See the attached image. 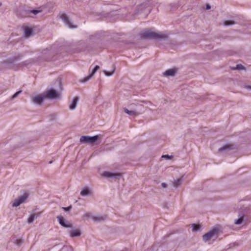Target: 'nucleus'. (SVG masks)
I'll return each mask as SVG.
<instances>
[{"label":"nucleus","instance_id":"obj_9","mask_svg":"<svg viewBox=\"0 0 251 251\" xmlns=\"http://www.w3.org/2000/svg\"><path fill=\"white\" fill-rule=\"evenodd\" d=\"M103 176L106 177L114 178L116 179H119L121 177V175L120 173H111L108 172H104L103 173Z\"/></svg>","mask_w":251,"mask_h":251},{"label":"nucleus","instance_id":"obj_21","mask_svg":"<svg viewBox=\"0 0 251 251\" xmlns=\"http://www.w3.org/2000/svg\"><path fill=\"white\" fill-rule=\"evenodd\" d=\"M235 24L234 22L231 20H227L223 22V24L225 26H229Z\"/></svg>","mask_w":251,"mask_h":251},{"label":"nucleus","instance_id":"obj_5","mask_svg":"<svg viewBox=\"0 0 251 251\" xmlns=\"http://www.w3.org/2000/svg\"><path fill=\"white\" fill-rule=\"evenodd\" d=\"M60 18L63 21L64 23L69 27L71 28H75L76 26L73 25V23L71 22L69 17L66 14H62Z\"/></svg>","mask_w":251,"mask_h":251},{"label":"nucleus","instance_id":"obj_10","mask_svg":"<svg viewBox=\"0 0 251 251\" xmlns=\"http://www.w3.org/2000/svg\"><path fill=\"white\" fill-rule=\"evenodd\" d=\"M100 69V67L98 65H96L95 68L91 71L90 74L86 77L83 78V81L86 82L89 80L96 73V72Z\"/></svg>","mask_w":251,"mask_h":251},{"label":"nucleus","instance_id":"obj_30","mask_svg":"<svg viewBox=\"0 0 251 251\" xmlns=\"http://www.w3.org/2000/svg\"><path fill=\"white\" fill-rule=\"evenodd\" d=\"M23 242V241L22 239H17L16 240L15 243L17 244L18 245H20L22 244Z\"/></svg>","mask_w":251,"mask_h":251},{"label":"nucleus","instance_id":"obj_28","mask_svg":"<svg viewBox=\"0 0 251 251\" xmlns=\"http://www.w3.org/2000/svg\"><path fill=\"white\" fill-rule=\"evenodd\" d=\"M22 91H19L18 92H17L16 93H15L12 96V98L11 99H14L15 98H16L17 97H18L21 93H22Z\"/></svg>","mask_w":251,"mask_h":251},{"label":"nucleus","instance_id":"obj_26","mask_svg":"<svg viewBox=\"0 0 251 251\" xmlns=\"http://www.w3.org/2000/svg\"><path fill=\"white\" fill-rule=\"evenodd\" d=\"M244 66L241 64H238L236 65L235 68H233V70H241L244 69Z\"/></svg>","mask_w":251,"mask_h":251},{"label":"nucleus","instance_id":"obj_35","mask_svg":"<svg viewBox=\"0 0 251 251\" xmlns=\"http://www.w3.org/2000/svg\"><path fill=\"white\" fill-rule=\"evenodd\" d=\"M100 143V142H99V143H96V144H97V145H98V144H99Z\"/></svg>","mask_w":251,"mask_h":251},{"label":"nucleus","instance_id":"obj_18","mask_svg":"<svg viewBox=\"0 0 251 251\" xmlns=\"http://www.w3.org/2000/svg\"><path fill=\"white\" fill-rule=\"evenodd\" d=\"M39 214V213H38V214L34 213V214L30 215L27 220L28 223L29 224L33 223L34 220L38 217Z\"/></svg>","mask_w":251,"mask_h":251},{"label":"nucleus","instance_id":"obj_34","mask_svg":"<svg viewBox=\"0 0 251 251\" xmlns=\"http://www.w3.org/2000/svg\"><path fill=\"white\" fill-rule=\"evenodd\" d=\"M206 9H210V6L209 5H207L206 7Z\"/></svg>","mask_w":251,"mask_h":251},{"label":"nucleus","instance_id":"obj_27","mask_svg":"<svg viewBox=\"0 0 251 251\" xmlns=\"http://www.w3.org/2000/svg\"><path fill=\"white\" fill-rule=\"evenodd\" d=\"M42 12V10H32L30 11L31 13L33 14L34 15H37V14Z\"/></svg>","mask_w":251,"mask_h":251},{"label":"nucleus","instance_id":"obj_8","mask_svg":"<svg viewBox=\"0 0 251 251\" xmlns=\"http://www.w3.org/2000/svg\"><path fill=\"white\" fill-rule=\"evenodd\" d=\"M27 195L25 194L23 196L20 197L18 199L13 201L12 203V206L17 207L19 206L21 203L24 202V201L27 199Z\"/></svg>","mask_w":251,"mask_h":251},{"label":"nucleus","instance_id":"obj_36","mask_svg":"<svg viewBox=\"0 0 251 251\" xmlns=\"http://www.w3.org/2000/svg\"><path fill=\"white\" fill-rule=\"evenodd\" d=\"M1 5V4L0 3V6Z\"/></svg>","mask_w":251,"mask_h":251},{"label":"nucleus","instance_id":"obj_6","mask_svg":"<svg viewBox=\"0 0 251 251\" xmlns=\"http://www.w3.org/2000/svg\"><path fill=\"white\" fill-rule=\"evenodd\" d=\"M57 219L59 222V223L62 226L65 227H72V225L70 224V223L68 221H67L65 218H64L62 216H57Z\"/></svg>","mask_w":251,"mask_h":251},{"label":"nucleus","instance_id":"obj_22","mask_svg":"<svg viewBox=\"0 0 251 251\" xmlns=\"http://www.w3.org/2000/svg\"><path fill=\"white\" fill-rule=\"evenodd\" d=\"M193 228L192 230L193 231H197L200 230L201 226L200 225H196L195 224H193L192 226Z\"/></svg>","mask_w":251,"mask_h":251},{"label":"nucleus","instance_id":"obj_11","mask_svg":"<svg viewBox=\"0 0 251 251\" xmlns=\"http://www.w3.org/2000/svg\"><path fill=\"white\" fill-rule=\"evenodd\" d=\"M245 215L244 212L243 211V210L241 211L238 215L239 218L235 220L234 223L236 225H240L243 223V221L244 220V217Z\"/></svg>","mask_w":251,"mask_h":251},{"label":"nucleus","instance_id":"obj_33","mask_svg":"<svg viewBox=\"0 0 251 251\" xmlns=\"http://www.w3.org/2000/svg\"><path fill=\"white\" fill-rule=\"evenodd\" d=\"M162 157H165V158L169 159V158H170V157L168 155H163L162 156Z\"/></svg>","mask_w":251,"mask_h":251},{"label":"nucleus","instance_id":"obj_29","mask_svg":"<svg viewBox=\"0 0 251 251\" xmlns=\"http://www.w3.org/2000/svg\"><path fill=\"white\" fill-rule=\"evenodd\" d=\"M72 208V205H70L67 207H62V209H63L66 212L70 211Z\"/></svg>","mask_w":251,"mask_h":251},{"label":"nucleus","instance_id":"obj_17","mask_svg":"<svg viewBox=\"0 0 251 251\" xmlns=\"http://www.w3.org/2000/svg\"><path fill=\"white\" fill-rule=\"evenodd\" d=\"M124 111L128 115L132 116H136L139 115V113L136 111L129 110L127 108L124 109Z\"/></svg>","mask_w":251,"mask_h":251},{"label":"nucleus","instance_id":"obj_31","mask_svg":"<svg viewBox=\"0 0 251 251\" xmlns=\"http://www.w3.org/2000/svg\"><path fill=\"white\" fill-rule=\"evenodd\" d=\"M93 216H92L91 214L90 213H86L85 215V217H91L92 218Z\"/></svg>","mask_w":251,"mask_h":251},{"label":"nucleus","instance_id":"obj_2","mask_svg":"<svg viewBox=\"0 0 251 251\" xmlns=\"http://www.w3.org/2000/svg\"><path fill=\"white\" fill-rule=\"evenodd\" d=\"M219 230L217 228H214L202 236V239L205 242H213L218 237Z\"/></svg>","mask_w":251,"mask_h":251},{"label":"nucleus","instance_id":"obj_3","mask_svg":"<svg viewBox=\"0 0 251 251\" xmlns=\"http://www.w3.org/2000/svg\"><path fill=\"white\" fill-rule=\"evenodd\" d=\"M100 135H97L93 136H82L80 138V142L81 144H93L100 139Z\"/></svg>","mask_w":251,"mask_h":251},{"label":"nucleus","instance_id":"obj_32","mask_svg":"<svg viewBox=\"0 0 251 251\" xmlns=\"http://www.w3.org/2000/svg\"><path fill=\"white\" fill-rule=\"evenodd\" d=\"M161 186L162 187L165 188L167 187V184L166 183L163 182L161 184Z\"/></svg>","mask_w":251,"mask_h":251},{"label":"nucleus","instance_id":"obj_12","mask_svg":"<svg viewBox=\"0 0 251 251\" xmlns=\"http://www.w3.org/2000/svg\"><path fill=\"white\" fill-rule=\"evenodd\" d=\"M176 70L175 69H172L166 70L164 73L165 76H173L175 75Z\"/></svg>","mask_w":251,"mask_h":251},{"label":"nucleus","instance_id":"obj_14","mask_svg":"<svg viewBox=\"0 0 251 251\" xmlns=\"http://www.w3.org/2000/svg\"><path fill=\"white\" fill-rule=\"evenodd\" d=\"M81 235V232L79 229H76L70 231V235L71 237L79 236Z\"/></svg>","mask_w":251,"mask_h":251},{"label":"nucleus","instance_id":"obj_13","mask_svg":"<svg viewBox=\"0 0 251 251\" xmlns=\"http://www.w3.org/2000/svg\"><path fill=\"white\" fill-rule=\"evenodd\" d=\"M78 100H79L78 97H75L73 99L71 104L69 106L70 109H71V110L75 109L77 105Z\"/></svg>","mask_w":251,"mask_h":251},{"label":"nucleus","instance_id":"obj_1","mask_svg":"<svg viewBox=\"0 0 251 251\" xmlns=\"http://www.w3.org/2000/svg\"><path fill=\"white\" fill-rule=\"evenodd\" d=\"M141 35L144 39H154L157 41L165 40L168 38V35L165 33H157L148 29L143 30Z\"/></svg>","mask_w":251,"mask_h":251},{"label":"nucleus","instance_id":"obj_23","mask_svg":"<svg viewBox=\"0 0 251 251\" xmlns=\"http://www.w3.org/2000/svg\"><path fill=\"white\" fill-rule=\"evenodd\" d=\"M151 251H162V248H157V247L155 245L153 246L150 249Z\"/></svg>","mask_w":251,"mask_h":251},{"label":"nucleus","instance_id":"obj_4","mask_svg":"<svg viewBox=\"0 0 251 251\" xmlns=\"http://www.w3.org/2000/svg\"><path fill=\"white\" fill-rule=\"evenodd\" d=\"M45 98L50 99H55L59 97V93L53 89L47 90L44 93Z\"/></svg>","mask_w":251,"mask_h":251},{"label":"nucleus","instance_id":"obj_7","mask_svg":"<svg viewBox=\"0 0 251 251\" xmlns=\"http://www.w3.org/2000/svg\"><path fill=\"white\" fill-rule=\"evenodd\" d=\"M45 98V96L43 93L34 97L32 98V101L34 103L41 105L43 103V100Z\"/></svg>","mask_w":251,"mask_h":251},{"label":"nucleus","instance_id":"obj_16","mask_svg":"<svg viewBox=\"0 0 251 251\" xmlns=\"http://www.w3.org/2000/svg\"><path fill=\"white\" fill-rule=\"evenodd\" d=\"M24 32L25 36L27 37H29L33 35V30L29 27H25Z\"/></svg>","mask_w":251,"mask_h":251},{"label":"nucleus","instance_id":"obj_24","mask_svg":"<svg viewBox=\"0 0 251 251\" xmlns=\"http://www.w3.org/2000/svg\"><path fill=\"white\" fill-rule=\"evenodd\" d=\"M229 149H231L230 147V146L229 145H226V146H224L223 147L220 148L219 149V151L220 152H222L225 150H226Z\"/></svg>","mask_w":251,"mask_h":251},{"label":"nucleus","instance_id":"obj_25","mask_svg":"<svg viewBox=\"0 0 251 251\" xmlns=\"http://www.w3.org/2000/svg\"><path fill=\"white\" fill-rule=\"evenodd\" d=\"M114 71H115V68L113 69V70L111 72L105 71L104 72V73L106 75L110 76L114 73Z\"/></svg>","mask_w":251,"mask_h":251},{"label":"nucleus","instance_id":"obj_15","mask_svg":"<svg viewBox=\"0 0 251 251\" xmlns=\"http://www.w3.org/2000/svg\"><path fill=\"white\" fill-rule=\"evenodd\" d=\"M107 218L106 216H94L92 217V219L96 222L104 221Z\"/></svg>","mask_w":251,"mask_h":251},{"label":"nucleus","instance_id":"obj_19","mask_svg":"<svg viewBox=\"0 0 251 251\" xmlns=\"http://www.w3.org/2000/svg\"><path fill=\"white\" fill-rule=\"evenodd\" d=\"M183 178L182 177L181 178L175 180L173 182V185L175 187L177 188L182 183Z\"/></svg>","mask_w":251,"mask_h":251},{"label":"nucleus","instance_id":"obj_20","mask_svg":"<svg viewBox=\"0 0 251 251\" xmlns=\"http://www.w3.org/2000/svg\"><path fill=\"white\" fill-rule=\"evenodd\" d=\"M90 192L88 188H85L82 190L80 192V195L82 196H86L90 194Z\"/></svg>","mask_w":251,"mask_h":251}]
</instances>
